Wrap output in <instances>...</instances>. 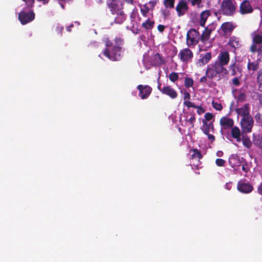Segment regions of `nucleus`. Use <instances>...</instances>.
I'll return each mask as SVG.
<instances>
[{
    "label": "nucleus",
    "mask_w": 262,
    "mask_h": 262,
    "mask_svg": "<svg viewBox=\"0 0 262 262\" xmlns=\"http://www.w3.org/2000/svg\"><path fill=\"white\" fill-rule=\"evenodd\" d=\"M228 45L234 48H238L241 46L240 40L236 37H231L229 40Z\"/></svg>",
    "instance_id": "24"
},
{
    "label": "nucleus",
    "mask_w": 262,
    "mask_h": 262,
    "mask_svg": "<svg viewBox=\"0 0 262 262\" xmlns=\"http://www.w3.org/2000/svg\"><path fill=\"white\" fill-rule=\"evenodd\" d=\"M187 3L185 0H180L177 4L176 10L179 16L183 15L188 10Z\"/></svg>",
    "instance_id": "13"
},
{
    "label": "nucleus",
    "mask_w": 262,
    "mask_h": 262,
    "mask_svg": "<svg viewBox=\"0 0 262 262\" xmlns=\"http://www.w3.org/2000/svg\"><path fill=\"white\" fill-rule=\"evenodd\" d=\"M22 1L24 2L25 4L27 5V8L30 9L31 7H33L34 3V0H22Z\"/></svg>",
    "instance_id": "36"
},
{
    "label": "nucleus",
    "mask_w": 262,
    "mask_h": 262,
    "mask_svg": "<svg viewBox=\"0 0 262 262\" xmlns=\"http://www.w3.org/2000/svg\"><path fill=\"white\" fill-rule=\"evenodd\" d=\"M258 99L260 103L262 105V94H260L258 96Z\"/></svg>",
    "instance_id": "58"
},
{
    "label": "nucleus",
    "mask_w": 262,
    "mask_h": 262,
    "mask_svg": "<svg viewBox=\"0 0 262 262\" xmlns=\"http://www.w3.org/2000/svg\"><path fill=\"white\" fill-rule=\"evenodd\" d=\"M175 0H164L163 4L166 9H172L174 7Z\"/></svg>",
    "instance_id": "32"
},
{
    "label": "nucleus",
    "mask_w": 262,
    "mask_h": 262,
    "mask_svg": "<svg viewBox=\"0 0 262 262\" xmlns=\"http://www.w3.org/2000/svg\"><path fill=\"white\" fill-rule=\"evenodd\" d=\"M234 28V26L231 23L227 22L224 23L221 27L222 30L225 33H227L231 31Z\"/></svg>",
    "instance_id": "27"
},
{
    "label": "nucleus",
    "mask_w": 262,
    "mask_h": 262,
    "mask_svg": "<svg viewBox=\"0 0 262 262\" xmlns=\"http://www.w3.org/2000/svg\"><path fill=\"white\" fill-rule=\"evenodd\" d=\"M200 39L199 33L194 29H191L188 31L187 34V43L188 46L196 45Z\"/></svg>",
    "instance_id": "7"
},
{
    "label": "nucleus",
    "mask_w": 262,
    "mask_h": 262,
    "mask_svg": "<svg viewBox=\"0 0 262 262\" xmlns=\"http://www.w3.org/2000/svg\"><path fill=\"white\" fill-rule=\"evenodd\" d=\"M255 119L257 122H260L261 121V114L259 113H257L255 116Z\"/></svg>",
    "instance_id": "46"
},
{
    "label": "nucleus",
    "mask_w": 262,
    "mask_h": 262,
    "mask_svg": "<svg viewBox=\"0 0 262 262\" xmlns=\"http://www.w3.org/2000/svg\"><path fill=\"white\" fill-rule=\"evenodd\" d=\"M73 26V25L71 26H69V27H67V30L68 31H70L71 30H70V27H72Z\"/></svg>",
    "instance_id": "61"
},
{
    "label": "nucleus",
    "mask_w": 262,
    "mask_h": 262,
    "mask_svg": "<svg viewBox=\"0 0 262 262\" xmlns=\"http://www.w3.org/2000/svg\"><path fill=\"white\" fill-rule=\"evenodd\" d=\"M179 56L181 60L186 61L192 57V53L189 49H185L180 51Z\"/></svg>",
    "instance_id": "19"
},
{
    "label": "nucleus",
    "mask_w": 262,
    "mask_h": 262,
    "mask_svg": "<svg viewBox=\"0 0 262 262\" xmlns=\"http://www.w3.org/2000/svg\"><path fill=\"white\" fill-rule=\"evenodd\" d=\"M210 15V12L208 10L203 11L200 15V25L204 27L208 17Z\"/></svg>",
    "instance_id": "25"
},
{
    "label": "nucleus",
    "mask_w": 262,
    "mask_h": 262,
    "mask_svg": "<svg viewBox=\"0 0 262 262\" xmlns=\"http://www.w3.org/2000/svg\"><path fill=\"white\" fill-rule=\"evenodd\" d=\"M215 69L217 74H220L222 73H223L224 71H226L224 67H212Z\"/></svg>",
    "instance_id": "42"
},
{
    "label": "nucleus",
    "mask_w": 262,
    "mask_h": 262,
    "mask_svg": "<svg viewBox=\"0 0 262 262\" xmlns=\"http://www.w3.org/2000/svg\"><path fill=\"white\" fill-rule=\"evenodd\" d=\"M210 34V31L206 29L203 32L201 38V41L205 44L204 50H206L207 48H210L211 46V42L208 40Z\"/></svg>",
    "instance_id": "15"
},
{
    "label": "nucleus",
    "mask_w": 262,
    "mask_h": 262,
    "mask_svg": "<svg viewBox=\"0 0 262 262\" xmlns=\"http://www.w3.org/2000/svg\"><path fill=\"white\" fill-rule=\"evenodd\" d=\"M162 14L165 18L169 16L170 13L168 10L166 9H163L162 10Z\"/></svg>",
    "instance_id": "45"
},
{
    "label": "nucleus",
    "mask_w": 262,
    "mask_h": 262,
    "mask_svg": "<svg viewBox=\"0 0 262 262\" xmlns=\"http://www.w3.org/2000/svg\"><path fill=\"white\" fill-rule=\"evenodd\" d=\"M249 70H252L253 71H256L258 69V67H247Z\"/></svg>",
    "instance_id": "54"
},
{
    "label": "nucleus",
    "mask_w": 262,
    "mask_h": 262,
    "mask_svg": "<svg viewBox=\"0 0 262 262\" xmlns=\"http://www.w3.org/2000/svg\"><path fill=\"white\" fill-rule=\"evenodd\" d=\"M117 16L115 18V21L117 24H121L125 20V15L123 11H118L115 13Z\"/></svg>",
    "instance_id": "28"
},
{
    "label": "nucleus",
    "mask_w": 262,
    "mask_h": 262,
    "mask_svg": "<svg viewBox=\"0 0 262 262\" xmlns=\"http://www.w3.org/2000/svg\"><path fill=\"white\" fill-rule=\"evenodd\" d=\"M252 43L250 48L252 52L262 51V35L258 32H253L251 34Z\"/></svg>",
    "instance_id": "2"
},
{
    "label": "nucleus",
    "mask_w": 262,
    "mask_h": 262,
    "mask_svg": "<svg viewBox=\"0 0 262 262\" xmlns=\"http://www.w3.org/2000/svg\"><path fill=\"white\" fill-rule=\"evenodd\" d=\"M236 113L243 118L251 116L250 114V107L248 103L245 104L242 107L237 108L235 110Z\"/></svg>",
    "instance_id": "16"
},
{
    "label": "nucleus",
    "mask_w": 262,
    "mask_h": 262,
    "mask_svg": "<svg viewBox=\"0 0 262 262\" xmlns=\"http://www.w3.org/2000/svg\"><path fill=\"white\" fill-rule=\"evenodd\" d=\"M161 84L159 83L158 85V89L161 92L162 88H161Z\"/></svg>",
    "instance_id": "59"
},
{
    "label": "nucleus",
    "mask_w": 262,
    "mask_h": 262,
    "mask_svg": "<svg viewBox=\"0 0 262 262\" xmlns=\"http://www.w3.org/2000/svg\"><path fill=\"white\" fill-rule=\"evenodd\" d=\"M184 104L187 106L188 107H197V105H195L191 101H189L188 100H185L184 102Z\"/></svg>",
    "instance_id": "39"
},
{
    "label": "nucleus",
    "mask_w": 262,
    "mask_h": 262,
    "mask_svg": "<svg viewBox=\"0 0 262 262\" xmlns=\"http://www.w3.org/2000/svg\"><path fill=\"white\" fill-rule=\"evenodd\" d=\"M62 29H63V28H62V27H57V28H56V31H57V32H58L59 33L61 32V31H62Z\"/></svg>",
    "instance_id": "56"
},
{
    "label": "nucleus",
    "mask_w": 262,
    "mask_h": 262,
    "mask_svg": "<svg viewBox=\"0 0 262 262\" xmlns=\"http://www.w3.org/2000/svg\"><path fill=\"white\" fill-rule=\"evenodd\" d=\"M205 119L203 120H206V121L207 122V121H209L211 120L213 118V115L210 113H207L205 115Z\"/></svg>",
    "instance_id": "40"
},
{
    "label": "nucleus",
    "mask_w": 262,
    "mask_h": 262,
    "mask_svg": "<svg viewBox=\"0 0 262 262\" xmlns=\"http://www.w3.org/2000/svg\"><path fill=\"white\" fill-rule=\"evenodd\" d=\"M60 5H61V7L62 8H63V5H62V4H60Z\"/></svg>",
    "instance_id": "63"
},
{
    "label": "nucleus",
    "mask_w": 262,
    "mask_h": 262,
    "mask_svg": "<svg viewBox=\"0 0 262 262\" xmlns=\"http://www.w3.org/2000/svg\"><path fill=\"white\" fill-rule=\"evenodd\" d=\"M156 57H158L159 58H161V57H160V55H159V54H157V55L156 56Z\"/></svg>",
    "instance_id": "62"
},
{
    "label": "nucleus",
    "mask_w": 262,
    "mask_h": 262,
    "mask_svg": "<svg viewBox=\"0 0 262 262\" xmlns=\"http://www.w3.org/2000/svg\"><path fill=\"white\" fill-rule=\"evenodd\" d=\"M188 121L191 124V127L193 128L194 127V123L195 121V115L194 114H192L191 117L188 119Z\"/></svg>",
    "instance_id": "41"
},
{
    "label": "nucleus",
    "mask_w": 262,
    "mask_h": 262,
    "mask_svg": "<svg viewBox=\"0 0 262 262\" xmlns=\"http://www.w3.org/2000/svg\"><path fill=\"white\" fill-rule=\"evenodd\" d=\"M246 99V95L244 93H241L238 95V100L241 101H243Z\"/></svg>",
    "instance_id": "43"
},
{
    "label": "nucleus",
    "mask_w": 262,
    "mask_h": 262,
    "mask_svg": "<svg viewBox=\"0 0 262 262\" xmlns=\"http://www.w3.org/2000/svg\"><path fill=\"white\" fill-rule=\"evenodd\" d=\"M258 79L262 81V71L259 72Z\"/></svg>",
    "instance_id": "55"
},
{
    "label": "nucleus",
    "mask_w": 262,
    "mask_h": 262,
    "mask_svg": "<svg viewBox=\"0 0 262 262\" xmlns=\"http://www.w3.org/2000/svg\"><path fill=\"white\" fill-rule=\"evenodd\" d=\"M128 3H133V0H125Z\"/></svg>",
    "instance_id": "60"
},
{
    "label": "nucleus",
    "mask_w": 262,
    "mask_h": 262,
    "mask_svg": "<svg viewBox=\"0 0 262 262\" xmlns=\"http://www.w3.org/2000/svg\"><path fill=\"white\" fill-rule=\"evenodd\" d=\"M103 41L105 44V48L99 56L101 57L103 54L111 60H120L122 54V40L118 38L111 40L108 37L105 36L103 38Z\"/></svg>",
    "instance_id": "1"
},
{
    "label": "nucleus",
    "mask_w": 262,
    "mask_h": 262,
    "mask_svg": "<svg viewBox=\"0 0 262 262\" xmlns=\"http://www.w3.org/2000/svg\"><path fill=\"white\" fill-rule=\"evenodd\" d=\"M220 123L223 129H230L234 125V121L232 119L227 117H223L220 120Z\"/></svg>",
    "instance_id": "12"
},
{
    "label": "nucleus",
    "mask_w": 262,
    "mask_h": 262,
    "mask_svg": "<svg viewBox=\"0 0 262 262\" xmlns=\"http://www.w3.org/2000/svg\"><path fill=\"white\" fill-rule=\"evenodd\" d=\"M253 143L259 148L262 149V136L253 135Z\"/></svg>",
    "instance_id": "30"
},
{
    "label": "nucleus",
    "mask_w": 262,
    "mask_h": 262,
    "mask_svg": "<svg viewBox=\"0 0 262 262\" xmlns=\"http://www.w3.org/2000/svg\"><path fill=\"white\" fill-rule=\"evenodd\" d=\"M183 94H184V100H188L190 98V95L188 92L185 91L184 92Z\"/></svg>",
    "instance_id": "47"
},
{
    "label": "nucleus",
    "mask_w": 262,
    "mask_h": 262,
    "mask_svg": "<svg viewBox=\"0 0 262 262\" xmlns=\"http://www.w3.org/2000/svg\"><path fill=\"white\" fill-rule=\"evenodd\" d=\"M237 189L242 193H249L253 190V187L249 183L241 180L237 183Z\"/></svg>",
    "instance_id": "11"
},
{
    "label": "nucleus",
    "mask_w": 262,
    "mask_h": 262,
    "mask_svg": "<svg viewBox=\"0 0 262 262\" xmlns=\"http://www.w3.org/2000/svg\"><path fill=\"white\" fill-rule=\"evenodd\" d=\"M247 164L244 163L242 165V170L245 172H247L249 171V169L247 168Z\"/></svg>",
    "instance_id": "49"
},
{
    "label": "nucleus",
    "mask_w": 262,
    "mask_h": 262,
    "mask_svg": "<svg viewBox=\"0 0 262 262\" xmlns=\"http://www.w3.org/2000/svg\"><path fill=\"white\" fill-rule=\"evenodd\" d=\"M241 141H242L243 144L245 147L249 149L252 147V142L247 135L243 136Z\"/></svg>",
    "instance_id": "26"
},
{
    "label": "nucleus",
    "mask_w": 262,
    "mask_h": 262,
    "mask_svg": "<svg viewBox=\"0 0 262 262\" xmlns=\"http://www.w3.org/2000/svg\"><path fill=\"white\" fill-rule=\"evenodd\" d=\"M158 0H151L148 3L140 6V11L145 17H152V10L157 5Z\"/></svg>",
    "instance_id": "4"
},
{
    "label": "nucleus",
    "mask_w": 262,
    "mask_h": 262,
    "mask_svg": "<svg viewBox=\"0 0 262 262\" xmlns=\"http://www.w3.org/2000/svg\"><path fill=\"white\" fill-rule=\"evenodd\" d=\"M191 3V4L192 6L197 5L198 8H200L201 7L202 0H188Z\"/></svg>",
    "instance_id": "37"
},
{
    "label": "nucleus",
    "mask_w": 262,
    "mask_h": 262,
    "mask_svg": "<svg viewBox=\"0 0 262 262\" xmlns=\"http://www.w3.org/2000/svg\"><path fill=\"white\" fill-rule=\"evenodd\" d=\"M39 2H41L43 4H46L48 3L49 0H37Z\"/></svg>",
    "instance_id": "57"
},
{
    "label": "nucleus",
    "mask_w": 262,
    "mask_h": 262,
    "mask_svg": "<svg viewBox=\"0 0 262 262\" xmlns=\"http://www.w3.org/2000/svg\"><path fill=\"white\" fill-rule=\"evenodd\" d=\"M253 9L248 1H244L240 5L239 12L242 14H246L252 12Z\"/></svg>",
    "instance_id": "14"
},
{
    "label": "nucleus",
    "mask_w": 262,
    "mask_h": 262,
    "mask_svg": "<svg viewBox=\"0 0 262 262\" xmlns=\"http://www.w3.org/2000/svg\"><path fill=\"white\" fill-rule=\"evenodd\" d=\"M169 78L170 80V81L174 82L178 80L179 78L178 74L176 72H172L171 74H169Z\"/></svg>",
    "instance_id": "34"
},
{
    "label": "nucleus",
    "mask_w": 262,
    "mask_h": 262,
    "mask_svg": "<svg viewBox=\"0 0 262 262\" xmlns=\"http://www.w3.org/2000/svg\"><path fill=\"white\" fill-rule=\"evenodd\" d=\"M231 129V135L232 137L235 139L237 142L241 141V132L238 127L233 126Z\"/></svg>",
    "instance_id": "20"
},
{
    "label": "nucleus",
    "mask_w": 262,
    "mask_h": 262,
    "mask_svg": "<svg viewBox=\"0 0 262 262\" xmlns=\"http://www.w3.org/2000/svg\"><path fill=\"white\" fill-rule=\"evenodd\" d=\"M108 5L113 14L122 11V3L120 0H109Z\"/></svg>",
    "instance_id": "10"
},
{
    "label": "nucleus",
    "mask_w": 262,
    "mask_h": 262,
    "mask_svg": "<svg viewBox=\"0 0 262 262\" xmlns=\"http://www.w3.org/2000/svg\"><path fill=\"white\" fill-rule=\"evenodd\" d=\"M165 26L162 25H159L158 26V30L159 32H162L164 29H165Z\"/></svg>",
    "instance_id": "50"
},
{
    "label": "nucleus",
    "mask_w": 262,
    "mask_h": 262,
    "mask_svg": "<svg viewBox=\"0 0 262 262\" xmlns=\"http://www.w3.org/2000/svg\"><path fill=\"white\" fill-rule=\"evenodd\" d=\"M203 128L202 130L205 134H208L210 129L212 132H213L214 126L213 122H210L208 123L206 120H203Z\"/></svg>",
    "instance_id": "22"
},
{
    "label": "nucleus",
    "mask_w": 262,
    "mask_h": 262,
    "mask_svg": "<svg viewBox=\"0 0 262 262\" xmlns=\"http://www.w3.org/2000/svg\"><path fill=\"white\" fill-rule=\"evenodd\" d=\"M212 105L213 107L217 111H221L223 109V106L221 103L212 101Z\"/></svg>",
    "instance_id": "35"
},
{
    "label": "nucleus",
    "mask_w": 262,
    "mask_h": 262,
    "mask_svg": "<svg viewBox=\"0 0 262 262\" xmlns=\"http://www.w3.org/2000/svg\"><path fill=\"white\" fill-rule=\"evenodd\" d=\"M211 59V54L210 53H206L204 54H201L199 59L198 63L200 65L206 64Z\"/></svg>",
    "instance_id": "23"
},
{
    "label": "nucleus",
    "mask_w": 262,
    "mask_h": 262,
    "mask_svg": "<svg viewBox=\"0 0 262 262\" xmlns=\"http://www.w3.org/2000/svg\"><path fill=\"white\" fill-rule=\"evenodd\" d=\"M161 93L168 96L171 99H175L178 96L177 92L170 86H164L162 88Z\"/></svg>",
    "instance_id": "17"
},
{
    "label": "nucleus",
    "mask_w": 262,
    "mask_h": 262,
    "mask_svg": "<svg viewBox=\"0 0 262 262\" xmlns=\"http://www.w3.org/2000/svg\"><path fill=\"white\" fill-rule=\"evenodd\" d=\"M207 76L206 75L205 76H203L202 77L201 79H200V82L201 83H205L207 81Z\"/></svg>",
    "instance_id": "53"
},
{
    "label": "nucleus",
    "mask_w": 262,
    "mask_h": 262,
    "mask_svg": "<svg viewBox=\"0 0 262 262\" xmlns=\"http://www.w3.org/2000/svg\"><path fill=\"white\" fill-rule=\"evenodd\" d=\"M215 163L218 166H224L226 161L222 159H216L215 160Z\"/></svg>",
    "instance_id": "38"
},
{
    "label": "nucleus",
    "mask_w": 262,
    "mask_h": 262,
    "mask_svg": "<svg viewBox=\"0 0 262 262\" xmlns=\"http://www.w3.org/2000/svg\"><path fill=\"white\" fill-rule=\"evenodd\" d=\"M217 59L219 66L227 64L229 61V55L227 52H222L219 55Z\"/></svg>",
    "instance_id": "18"
},
{
    "label": "nucleus",
    "mask_w": 262,
    "mask_h": 262,
    "mask_svg": "<svg viewBox=\"0 0 262 262\" xmlns=\"http://www.w3.org/2000/svg\"><path fill=\"white\" fill-rule=\"evenodd\" d=\"M190 152H192L191 155V159L192 160L197 159L198 163L196 164H193L192 165V168L195 169L199 170L202 168L200 166L201 162L200 160L203 158V156L201 152L196 148H194L190 150Z\"/></svg>",
    "instance_id": "8"
},
{
    "label": "nucleus",
    "mask_w": 262,
    "mask_h": 262,
    "mask_svg": "<svg viewBox=\"0 0 262 262\" xmlns=\"http://www.w3.org/2000/svg\"><path fill=\"white\" fill-rule=\"evenodd\" d=\"M217 156H218L219 157L221 156V155H219V154H217Z\"/></svg>",
    "instance_id": "64"
},
{
    "label": "nucleus",
    "mask_w": 262,
    "mask_h": 262,
    "mask_svg": "<svg viewBox=\"0 0 262 262\" xmlns=\"http://www.w3.org/2000/svg\"><path fill=\"white\" fill-rule=\"evenodd\" d=\"M184 85L186 88H190L193 85V80L191 78L186 77L185 79Z\"/></svg>",
    "instance_id": "33"
},
{
    "label": "nucleus",
    "mask_w": 262,
    "mask_h": 262,
    "mask_svg": "<svg viewBox=\"0 0 262 262\" xmlns=\"http://www.w3.org/2000/svg\"><path fill=\"white\" fill-rule=\"evenodd\" d=\"M239 157L236 154L232 155L229 158V164L232 167H234L240 165Z\"/></svg>",
    "instance_id": "21"
},
{
    "label": "nucleus",
    "mask_w": 262,
    "mask_h": 262,
    "mask_svg": "<svg viewBox=\"0 0 262 262\" xmlns=\"http://www.w3.org/2000/svg\"><path fill=\"white\" fill-rule=\"evenodd\" d=\"M236 9V6L233 0H224L222 5L223 13L227 15H232Z\"/></svg>",
    "instance_id": "6"
},
{
    "label": "nucleus",
    "mask_w": 262,
    "mask_h": 262,
    "mask_svg": "<svg viewBox=\"0 0 262 262\" xmlns=\"http://www.w3.org/2000/svg\"><path fill=\"white\" fill-rule=\"evenodd\" d=\"M232 81L233 83L235 85H238L239 84V81L237 78H234Z\"/></svg>",
    "instance_id": "51"
},
{
    "label": "nucleus",
    "mask_w": 262,
    "mask_h": 262,
    "mask_svg": "<svg viewBox=\"0 0 262 262\" xmlns=\"http://www.w3.org/2000/svg\"><path fill=\"white\" fill-rule=\"evenodd\" d=\"M257 191L259 194H262V183H260V185L258 186L257 188Z\"/></svg>",
    "instance_id": "52"
},
{
    "label": "nucleus",
    "mask_w": 262,
    "mask_h": 262,
    "mask_svg": "<svg viewBox=\"0 0 262 262\" xmlns=\"http://www.w3.org/2000/svg\"><path fill=\"white\" fill-rule=\"evenodd\" d=\"M207 137H208V139L211 142H213L215 140V137L212 135H211L209 134V133H208V134H206Z\"/></svg>",
    "instance_id": "48"
},
{
    "label": "nucleus",
    "mask_w": 262,
    "mask_h": 262,
    "mask_svg": "<svg viewBox=\"0 0 262 262\" xmlns=\"http://www.w3.org/2000/svg\"><path fill=\"white\" fill-rule=\"evenodd\" d=\"M206 75L209 79H212L213 77L217 76V73L214 68L212 67H208L206 71Z\"/></svg>",
    "instance_id": "29"
},
{
    "label": "nucleus",
    "mask_w": 262,
    "mask_h": 262,
    "mask_svg": "<svg viewBox=\"0 0 262 262\" xmlns=\"http://www.w3.org/2000/svg\"><path fill=\"white\" fill-rule=\"evenodd\" d=\"M151 17H147V20L142 23V26L145 29H150L152 28L154 21L150 19Z\"/></svg>",
    "instance_id": "31"
},
{
    "label": "nucleus",
    "mask_w": 262,
    "mask_h": 262,
    "mask_svg": "<svg viewBox=\"0 0 262 262\" xmlns=\"http://www.w3.org/2000/svg\"><path fill=\"white\" fill-rule=\"evenodd\" d=\"M253 124L254 120L251 116L246 118H242L240 121L242 132L245 133H251Z\"/></svg>",
    "instance_id": "5"
},
{
    "label": "nucleus",
    "mask_w": 262,
    "mask_h": 262,
    "mask_svg": "<svg viewBox=\"0 0 262 262\" xmlns=\"http://www.w3.org/2000/svg\"><path fill=\"white\" fill-rule=\"evenodd\" d=\"M194 108H197V113L199 115H201L205 112L204 109L201 106H197V107Z\"/></svg>",
    "instance_id": "44"
},
{
    "label": "nucleus",
    "mask_w": 262,
    "mask_h": 262,
    "mask_svg": "<svg viewBox=\"0 0 262 262\" xmlns=\"http://www.w3.org/2000/svg\"><path fill=\"white\" fill-rule=\"evenodd\" d=\"M35 17V14L30 8H24L18 13V19L22 25H26L32 21Z\"/></svg>",
    "instance_id": "3"
},
{
    "label": "nucleus",
    "mask_w": 262,
    "mask_h": 262,
    "mask_svg": "<svg viewBox=\"0 0 262 262\" xmlns=\"http://www.w3.org/2000/svg\"><path fill=\"white\" fill-rule=\"evenodd\" d=\"M137 89L139 91V96L142 99L147 98L152 91V88L147 85H138Z\"/></svg>",
    "instance_id": "9"
}]
</instances>
